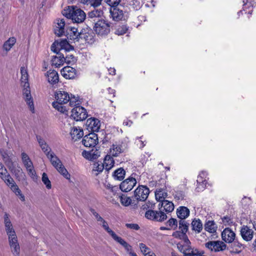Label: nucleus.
<instances>
[{
	"label": "nucleus",
	"mask_w": 256,
	"mask_h": 256,
	"mask_svg": "<svg viewBox=\"0 0 256 256\" xmlns=\"http://www.w3.org/2000/svg\"><path fill=\"white\" fill-rule=\"evenodd\" d=\"M190 244H184L180 246H178L180 252H183L184 256H186L187 254H186L188 253V252H190V251H192L194 250L192 248Z\"/></svg>",
	"instance_id": "obj_46"
},
{
	"label": "nucleus",
	"mask_w": 256,
	"mask_h": 256,
	"mask_svg": "<svg viewBox=\"0 0 256 256\" xmlns=\"http://www.w3.org/2000/svg\"><path fill=\"white\" fill-rule=\"evenodd\" d=\"M125 174L126 172L124 168H119L114 171L113 176L115 179L122 180L124 178Z\"/></svg>",
	"instance_id": "obj_41"
},
{
	"label": "nucleus",
	"mask_w": 256,
	"mask_h": 256,
	"mask_svg": "<svg viewBox=\"0 0 256 256\" xmlns=\"http://www.w3.org/2000/svg\"><path fill=\"white\" fill-rule=\"evenodd\" d=\"M240 234L242 238L246 241H250L254 236V231L246 226H244L240 230Z\"/></svg>",
	"instance_id": "obj_21"
},
{
	"label": "nucleus",
	"mask_w": 256,
	"mask_h": 256,
	"mask_svg": "<svg viewBox=\"0 0 256 256\" xmlns=\"http://www.w3.org/2000/svg\"><path fill=\"white\" fill-rule=\"evenodd\" d=\"M104 168V167L102 163L96 162L94 164L92 172H96L94 174L98 175L100 172H102Z\"/></svg>",
	"instance_id": "obj_47"
},
{
	"label": "nucleus",
	"mask_w": 256,
	"mask_h": 256,
	"mask_svg": "<svg viewBox=\"0 0 256 256\" xmlns=\"http://www.w3.org/2000/svg\"><path fill=\"white\" fill-rule=\"evenodd\" d=\"M4 182L9 188H10L12 186H13L16 183L10 175L8 176L6 178L4 179Z\"/></svg>",
	"instance_id": "obj_53"
},
{
	"label": "nucleus",
	"mask_w": 256,
	"mask_h": 256,
	"mask_svg": "<svg viewBox=\"0 0 256 256\" xmlns=\"http://www.w3.org/2000/svg\"><path fill=\"white\" fill-rule=\"evenodd\" d=\"M70 134L72 139L76 141L83 136L84 132L82 129L79 127H73L71 130Z\"/></svg>",
	"instance_id": "obj_29"
},
{
	"label": "nucleus",
	"mask_w": 256,
	"mask_h": 256,
	"mask_svg": "<svg viewBox=\"0 0 256 256\" xmlns=\"http://www.w3.org/2000/svg\"><path fill=\"white\" fill-rule=\"evenodd\" d=\"M66 36L71 40L78 42L80 40V32H78V28H71L67 30Z\"/></svg>",
	"instance_id": "obj_24"
},
{
	"label": "nucleus",
	"mask_w": 256,
	"mask_h": 256,
	"mask_svg": "<svg viewBox=\"0 0 256 256\" xmlns=\"http://www.w3.org/2000/svg\"><path fill=\"white\" fill-rule=\"evenodd\" d=\"M20 74H21V78L20 81L23 87H28L29 83L28 82V70L26 68L22 66L20 68Z\"/></svg>",
	"instance_id": "obj_27"
},
{
	"label": "nucleus",
	"mask_w": 256,
	"mask_h": 256,
	"mask_svg": "<svg viewBox=\"0 0 256 256\" xmlns=\"http://www.w3.org/2000/svg\"><path fill=\"white\" fill-rule=\"evenodd\" d=\"M69 105L71 106H77L80 104L78 102V98L75 96H70Z\"/></svg>",
	"instance_id": "obj_49"
},
{
	"label": "nucleus",
	"mask_w": 256,
	"mask_h": 256,
	"mask_svg": "<svg viewBox=\"0 0 256 256\" xmlns=\"http://www.w3.org/2000/svg\"><path fill=\"white\" fill-rule=\"evenodd\" d=\"M188 252L186 256H202L204 254L200 252L198 250H194L192 251H190V252Z\"/></svg>",
	"instance_id": "obj_57"
},
{
	"label": "nucleus",
	"mask_w": 256,
	"mask_h": 256,
	"mask_svg": "<svg viewBox=\"0 0 256 256\" xmlns=\"http://www.w3.org/2000/svg\"><path fill=\"white\" fill-rule=\"evenodd\" d=\"M161 207H163L164 210L168 212H172L174 210L173 203L167 200L161 202Z\"/></svg>",
	"instance_id": "obj_40"
},
{
	"label": "nucleus",
	"mask_w": 256,
	"mask_h": 256,
	"mask_svg": "<svg viewBox=\"0 0 256 256\" xmlns=\"http://www.w3.org/2000/svg\"><path fill=\"white\" fill-rule=\"evenodd\" d=\"M6 228V231L7 235H10V234H16V232L13 228L12 224V223H9L6 224H4Z\"/></svg>",
	"instance_id": "obj_51"
},
{
	"label": "nucleus",
	"mask_w": 256,
	"mask_h": 256,
	"mask_svg": "<svg viewBox=\"0 0 256 256\" xmlns=\"http://www.w3.org/2000/svg\"><path fill=\"white\" fill-rule=\"evenodd\" d=\"M145 216L148 219L160 222L167 218L166 214L161 210H148L145 214Z\"/></svg>",
	"instance_id": "obj_6"
},
{
	"label": "nucleus",
	"mask_w": 256,
	"mask_h": 256,
	"mask_svg": "<svg viewBox=\"0 0 256 256\" xmlns=\"http://www.w3.org/2000/svg\"><path fill=\"white\" fill-rule=\"evenodd\" d=\"M21 156L22 163L24 164L26 168H30V167L32 168V166H33V164L28 155L26 153L23 152L22 153Z\"/></svg>",
	"instance_id": "obj_37"
},
{
	"label": "nucleus",
	"mask_w": 256,
	"mask_h": 256,
	"mask_svg": "<svg viewBox=\"0 0 256 256\" xmlns=\"http://www.w3.org/2000/svg\"><path fill=\"white\" fill-rule=\"evenodd\" d=\"M206 248L215 252L222 251L226 248V245L220 241H210L205 244Z\"/></svg>",
	"instance_id": "obj_11"
},
{
	"label": "nucleus",
	"mask_w": 256,
	"mask_h": 256,
	"mask_svg": "<svg viewBox=\"0 0 256 256\" xmlns=\"http://www.w3.org/2000/svg\"><path fill=\"white\" fill-rule=\"evenodd\" d=\"M222 221L225 224H230L232 223V220L229 216H224L222 218Z\"/></svg>",
	"instance_id": "obj_61"
},
{
	"label": "nucleus",
	"mask_w": 256,
	"mask_h": 256,
	"mask_svg": "<svg viewBox=\"0 0 256 256\" xmlns=\"http://www.w3.org/2000/svg\"><path fill=\"white\" fill-rule=\"evenodd\" d=\"M123 152L122 147L120 145L114 144L110 148V153L114 156H118L119 154Z\"/></svg>",
	"instance_id": "obj_42"
},
{
	"label": "nucleus",
	"mask_w": 256,
	"mask_h": 256,
	"mask_svg": "<svg viewBox=\"0 0 256 256\" xmlns=\"http://www.w3.org/2000/svg\"><path fill=\"white\" fill-rule=\"evenodd\" d=\"M62 75L66 79H73L76 76V70L70 66H65L61 70Z\"/></svg>",
	"instance_id": "obj_20"
},
{
	"label": "nucleus",
	"mask_w": 256,
	"mask_h": 256,
	"mask_svg": "<svg viewBox=\"0 0 256 256\" xmlns=\"http://www.w3.org/2000/svg\"><path fill=\"white\" fill-rule=\"evenodd\" d=\"M10 188L14 193L16 192L18 190H20L16 183L13 186H12Z\"/></svg>",
	"instance_id": "obj_64"
},
{
	"label": "nucleus",
	"mask_w": 256,
	"mask_h": 256,
	"mask_svg": "<svg viewBox=\"0 0 256 256\" xmlns=\"http://www.w3.org/2000/svg\"><path fill=\"white\" fill-rule=\"evenodd\" d=\"M94 30L96 34L100 36L108 34L110 32V25L105 20H100L94 24Z\"/></svg>",
	"instance_id": "obj_4"
},
{
	"label": "nucleus",
	"mask_w": 256,
	"mask_h": 256,
	"mask_svg": "<svg viewBox=\"0 0 256 256\" xmlns=\"http://www.w3.org/2000/svg\"><path fill=\"white\" fill-rule=\"evenodd\" d=\"M4 224H6L9 223H12L10 218V216L8 213L4 212Z\"/></svg>",
	"instance_id": "obj_63"
},
{
	"label": "nucleus",
	"mask_w": 256,
	"mask_h": 256,
	"mask_svg": "<svg viewBox=\"0 0 256 256\" xmlns=\"http://www.w3.org/2000/svg\"><path fill=\"white\" fill-rule=\"evenodd\" d=\"M28 172V174L32 178H36V172L34 170V166L30 167V168H26Z\"/></svg>",
	"instance_id": "obj_55"
},
{
	"label": "nucleus",
	"mask_w": 256,
	"mask_h": 256,
	"mask_svg": "<svg viewBox=\"0 0 256 256\" xmlns=\"http://www.w3.org/2000/svg\"><path fill=\"white\" fill-rule=\"evenodd\" d=\"M98 224L102 225V228L108 233L112 237L115 234V232L112 231L108 227L107 222L100 216L99 215L98 218H96Z\"/></svg>",
	"instance_id": "obj_32"
},
{
	"label": "nucleus",
	"mask_w": 256,
	"mask_h": 256,
	"mask_svg": "<svg viewBox=\"0 0 256 256\" xmlns=\"http://www.w3.org/2000/svg\"><path fill=\"white\" fill-rule=\"evenodd\" d=\"M192 226V230L198 233L200 232L202 229V224L199 219L193 220Z\"/></svg>",
	"instance_id": "obj_39"
},
{
	"label": "nucleus",
	"mask_w": 256,
	"mask_h": 256,
	"mask_svg": "<svg viewBox=\"0 0 256 256\" xmlns=\"http://www.w3.org/2000/svg\"><path fill=\"white\" fill-rule=\"evenodd\" d=\"M189 224L184 220H180L179 221V229L182 234H186L188 232Z\"/></svg>",
	"instance_id": "obj_44"
},
{
	"label": "nucleus",
	"mask_w": 256,
	"mask_h": 256,
	"mask_svg": "<svg viewBox=\"0 0 256 256\" xmlns=\"http://www.w3.org/2000/svg\"><path fill=\"white\" fill-rule=\"evenodd\" d=\"M10 174L8 172L6 169L5 170V172H0V178L4 180V179H6L8 177V176Z\"/></svg>",
	"instance_id": "obj_62"
},
{
	"label": "nucleus",
	"mask_w": 256,
	"mask_h": 256,
	"mask_svg": "<svg viewBox=\"0 0 256 256\" xmlns=\"http://www.w3.org/2000/svg\"><path fill=\"white\" fill-rule=\"evenodd\" d=\"M126 226L130 228L135 230H138L140 228L138 225L136 224H127Z\"/></svg>",
	"instance_id": "obj_60"
},
{
	"label": "nucleus",
	"mask_w": 256,
	"mask_h": 256,
	"mask_svg": "<svg viewBox=\"0 0 256 256\" xmlns=\"http://www.w3.org/2000/svg\"><path fill=\"white\" fill-rule=\"evenodd\" d=\"M71 116L76 120L82 121L87 118L88 114L86 109L82 106H78L72 109Z\"/></svg>",
	"instance_id": "obj_9"
},
{
	"label": "nucleus",
	"mask_w": 256,
	"mask_h": 256,
	"mask_svg": "<svg viewBox=\"0 0 256 256\" xmlns=\"http://www.w3.org/2000/svg\"><path fill=\"white\" fill-rule=\"evenodd\" d=\"M80 40H84L89 44H92L94 41V34L90 28H86L80 32Z\"/></svg>",
	"instance_id": "obj_13"
},
{
	"label": "nucleus",
	"mask_w": 256,
	"mask_h": 256,
	"mask_svg": "<svg viewBox=\"0 0 256 256\" xmlns=\"http://www.w3.org/2000/svg\"><path fill=\"white\" fill-rule=\"evenodd\" d=\"M82 144L86 147H94L98 143V137L94 132L90 133L84 136L82 140Z\"/></svg>",
	"instance_id": "obj_10"
},
{
	"label": "nucleus",
	"mask_w": 256,
	"mask_h": 256,
	"mask_svg": "<svg viewBox=\"0 0 256 256\" xmlns=\"http://www.w3.org/2000/svg\"><path fill=\"white\" fill-rule=\"evenodd\" d=\"M42 181L44 182V184L46 185V188L48 189L51 188H52L51 182L49 180V178H48L47 174L45 172H44L42 174Z\"/></svg>",
	"instance_id": "obj_48"
},
{
	"label": "nucleus",
	"mask_w": 256,
	"mask_h": 256,
	"mask_svg": "<svg viewBox=\"0 0 256 256\" xmlns=\"http://www.w3.org/2000/svg\"><path fill=\"white\" fill-rule=\"evenodd\" d=\"M16 42V38L14 37L10 38L6 40L2 48L6 52L10 50L12 47L15 44Z\"/></svg>",
	"instance_id": "obj_35"
},
{
	"label": "nucleus",
	"mask_w": 256,
	"mask_h": 256,
	"mask_svg": "<svg viewBox=\"0 0 256 256\" xmlns=\"http://www.w3.org/2000/svg\"><path fill=\"white\" fill-rule=\"evenodd\" d=\"M46 76L48 82L52 84H56L58 82V75L56 70H50L48 71Z\"/></svg>",
	"instance_id": "obj_33"
},
{
	"label": "nucleus",
	"mask_w": 256,
	"mask_h": 256,
	"mask_svg": "<svg viewBox=\"0 0 256 256\" xmlns=\"http://www.w3.org/2000/svg\"><path fill=\"white\" fill-rule=\"evenodd\" d=\"M114 161L113 158L110 156L108 155L105 157L102 164L104 167V169L106 171H108L114 166Z\"/></svg>",
	"instance_id": "obj_34"
},
{
	"label": "nucleus",
	"mask_w": 256,
	"mask_h": 256,
	"mask_svg": "<svg viewBox=\"0 0 256 256\" xmlns=\"http://www.w3.org/2000/svg\"><path fill=\"white\" fill-rule=\"evenodd\" d=\"M204 229L211 233L215 232L216 230L215 223L213 221H208L204 225Z\"/></svg>",
	"instance_id": "obj_43"
},
{
	"label": "nucleus",
	"mask_w": 256,
	"mask_h": 256,
	"mask_svg": "<svg viewBox=\"0 0 256 256\" xmlns=\"http://www.w3.org/2000/svg\"><path fill=\"white\" fill-rule=\"evenodd\" d=\"M174 197L178 200H183L185 197L184 193L182 191L176 192Z\"/></svg>",
	"instance_id": "obj_58"
},
{
	"label": "nucleus",
	"mask_w": 256,
	"mask_h": 256,
	"mask_svg": "<svg viewBox=\"0 0 256 256\" xmlns=\"http://www.w3.org/2000/svg\"><path fill=\"white\" fill-rule=\"evenodd\" d=\"M56 26L54 28L56 34L60 36L64 34L65 22L64 19L58 20Z\"/></svg>",
	"instance_id": "obj_26"
},
{
	"label": "nucleus",
	"mask_w": 256,
	"mask_h": 256,
	"mask_svg": "<svg viewBox=\"0 0 256 256\" xmlns=\"http://www.w3.org/2000/svg\"><path fill=\"white\" fill-rule=\"evenodd\" d=\"M8 169L12 173L14 174L16 177L18 179V180H24L26 176L23 172L22 169L20 166H18V168H14L13 164L12 165L10 168Z\"/></svg>",
	"instance_id": "obj_30"
},
{
	"label": "nucleus",
	"mask_w": 256,
	"mask_h": 256,
	"mask_svg": "<svg viewBox=\"0 0 256 256\" xmlns=\"http://www.w3.org/2000/svg\"><path fill=\"white\" fill-rule=\"evenodd\" d=\"M8 244L11 252L14 256H19L20 246L16 234L8 235Z\"/></svg>",
	"instance_id": "obj_7"
},
{
	"label": "nucleus",
	"mask_w": 256,
	"mask_h": 256,
	"mask_svg": "<svg viewBox=\"0 0 256 256\" xmlns=\"http://www.w3.org/2000/svg\"><path fill=\"white\" fill-rule=\"evenodd\" d=\"M86 125L89 130L93 132H98L100 128V121L95 118H90L86 120Z\"/></svg>",
	"instance_id": "obj_17"
},
{
	"label": "nucleus",
	"mask_w": 256,
	"mask_h": 256,
	"mask_svg": "<svg viewBox=\"0 0 256 256\" xmlns=\"http://www.w3.org/2000/svg\"><path fill=\"white\" fill-rule=\"evenodd\" d=\"M136 184V180L134 178L130 177L121 182L120 188L122 191L128 192L132 190Z\"/></svg>",
	"instance_id": "obj_14"
},
{
	"label": "nucleus",
	"mask_w": 256,
	"mask_h": 256,
	"mask_svg": "<svg viewBox=\"0 0 256 256\" xmlns=\"http://www.w3.org/2000/svg\"><path fill=\"white\" fill-rule=\"evenodd\" d=\"M150 194L149 188L144 186H140L137 188L134 192V196L136 199L140 201H145Z\"/></svg>",
	"instance_id": "obj_8"
},
{
	"label": "nucleus",
	"mask_w": 256,
	"mask_h": 256,
	"mask_svg": "<svg viewBox=\"0 0 256 256\" xmlns=\"http://www.w3.org/2000/svg\"><path fill=\"white\" fill-rule=\"evenodd\" d=\"M112 238L123 246L126 251L130 254V252H132V247L128 243H127L124 239L121 237L118 236L116 234L112 236Z\"/></svg>",
	"instance_id": "obj_28"
},
{
	"label": "nucleus",
	"mask_w": 256,
	"mask_h": 256,
	"mask_svg": "<svg viewBox=\"0 0 256 256\" xmlns=\"http://www.w3.org/2000/svg\"><path fill=\"white\" fill-rule=\"evenodd\" d=\"M36 139L40 148L47 157L48 154H50L54 152L52 151L51 148L48 146L46 141L40 136H37Z\"/></svg>",
	"instance_id": "obj_23"
},
{
	"label": "nucleus",
	"mask_w": 256,
	"mask_h": 256,
	"mask_svg": "<svg viewBox=\"0 0 256 256\" xmlns=\"http://www.w3.org/2000/svg\"><path fill=\"white\" fill-rule=\"evenodd\" d=\"M0 154L6 165L8 168H10L12 165L14 164L12 160V153L10 151L0 148Z\"/></svg>",
	"instance_id": "obj_16"
},
{
	"label": "nucleus",
	"mask_w": 256,
	"mask_h": 256,
	"mask_svg": "<svg viewBox=\"0 0 256 256\" xmlns=\"http://www.w3.org/2000/svg\"><path fill=\"white\" fill-rule=\"evenodd\" d=\"M156 198L157 200L162 202L168 196V193L166 190L162 188L157 189L155 192Z\"/></svg>",
	"instance_id": "obj_36"
},
{
	"label": "nucleus",
	"mask_w": 256,
	"mask_h": 256,
	"mask_svg": "<svg viewBox=\"0 0 256 256\" xmlns=\"http://www.w3.org/2000/svg\"><path fill=\"white\" fill-rule=\"evenodd\" d=\"M128 30L126 26L122 25V26H119L117 28L115 32V34L118 36L122 35L126 33Z\"/></svg>",
	"instance_id": "obj_50"
},
{
	"label": "nucleus",
	"mask_w": 256,
	"mask_h": 256,
	"mask_svg": "<svg viewBox=\"0 0 256 256\" xmlns=\"http://www.w3.org/2000/svg\"><path fill=\"white\" fill-rule=\"evenodd\" d=\"M102 0H87V1H89L90 4L94 7H98L100 6L101 4Z\"/></svg>",
	"instance_id": "obj_59"
},
{
	"label": "nucleus",
	"mask_w": 256,
	"mask_h": 256,
	"mask_svg": "<svg viewBox=\"0 0 256 256\" xmlns=\"http://www.w3.org/2000/svg\"><path fill=\"white\" fill-rule=\"evenodd\" d=\"M50 160L52 164L61 174L66 178L70 179V174L65 168L61 160L56 156L54 152L48 154L47 157Z\"/></svg>",
	"instance_id": "obj_3"
},
{
	"label": "nucleus",
	"mask_w": 256,
	"mask_h": 256,
	"mask_svg": "<svg viewBox=\"0 0 256 256\" xmlns=\"http://www.w3.org/2000/svg\"><path fill=\"white\" fill-rule=\"evenodd\" d=\"M112 19L116 21L122 20L124 16L123 11L116 6L112 8L110 10Z\"/></svg>",
	"instance_id": "obj_25"
},
{
	"label": "nucleus",
	"mask_w": 256,
	"mask_h": 256,
	"mask_svg": "<svg viewBox=\"0 0 256 256\" xmlns=\"http://www.w3.org/2000/svg\"><path fill=\"white\" fill-rule=\"evenodd\" d=\"M205 176V173L204 172H202L201 174H200L198 178V180H196L198 184V186L196 188V190L198 192H199L201 189L200 188V186H202V188H204V186L205 185L206 183V180H204L202 179V177Z\"/></svg>",
	"instance_id": "obj_45"
},
{
	"label": "nucleus",
	"mask_w": 256,
	"mask_h": 256,
	"mask_svg": "<svg viewBox=\"0 0 256 256\" xmlns=\"http://www.w3.org/2000/svg\"><path fill=\"white\" fill-rule=\"evenodd\" d=\"M104 2L112 8L116 6L120 2V0H104Z\"/></svg>",
	"instance_id": "obj_56"
},
{
	"label": "nucleus",
	"mask_w": 256,
	"mask_h": 256,
	"mask_svg": "<svg viewBox=\"0 0 256 256\" xmlns=\"http://www.w3.org/2000/svg\"><path fill=\"white\" fill-rule=\"evenodd\" d=\"M58 56H54L52 60V66L56 68H58L62 66L64 62L70 64L71 60H68V57H64L63 54L58 52Z\"/></svg>",
	"instance_id": "obj_15"
},
{
	"label": "nucleus",
	"mask_w": 256,
	"mask_h": 256,
	"mask_svg": "<svg viewBox=\"0 0 256 256\" xmlns=\"http://www.w3.org/2000/svg\"><path fill=\"white\" fill-rule=\"evenodd\" d=\"M82 156L87 160H93L100 156V152L98 150H92L90 151L84 150L82 152Z\"/></svg>",
	"instance_id": "obj_22"
},
{
	"label": "nucleus",
	"mask_w": 256,
	"mask_h": 256,
	"mask_svg": "<svg viewBox=\"0 0 256 256\" xmlns=\"http://www.w3.org/2000/svg\"><path fill=\"white\" fill-rule=\"evenodd\" d=\"M104 12L100 8L94 9L89 12L88 14V18L91 20L94 23H96V21L103 20Z\"/></svg>",
	"instance_id": "obj_18"
},
{
	"label": "nucleus",
	"mask_w": 256,
	"mask_h": 256,
	"mask_svg": "<svg viewBox=\"0 0 256 256\" xmlns=\"http://www.w3.org/2000/svg\"><path fill=\"white\" fill-rule=\"evenodd\" d=\"M167 223L169 226L174 230H176L178 226V221L176 218H171L168 222Z\"/></svg>",
	"instance_id": "obj_52"
},
{
	"label": "nucleus",
	"mask_w": 256,
	"mask_h": 256,
	"mask_svg": "<svg viewBox=\"0 0 256 256\" xmlns=\"http://www.w3.org/2000/svg\"><path fill=\"white\" fill-rule=\"evenodd\" d=\"M24 88L22 90V98L29 106L30 110L32 112H34V106L30 86Z\"/></svg>",
	"instance_id": "obj_12"
},
{
	"label": "nucleus",
	"mask_w": 256,
	"mask_h": 256,
	"mask_svg": "<svg viewBox=\"0 0 256 256\" xmlns=\"http://www.w3.org/2000/svg\"><path fill=\"white\" fill-rule=\"evenodd\" d=\"M62 14L75 23L83 22L86 17V14L82 10L74 6H68L62 11Z\"/></svg>",
	"instance_id": "obj_1"
},
{
	"label": "nucleus",
	"mask_w": 256,
	"mask_h": 256,
	"mask_svg": "<svg viewBox=\"0 0 256 256\" xmlns=\"http://www.w3.org/2000/svg\"><path fill=\"white\" fill-rule=\"evenodd\" d=\"M140 248L141 252L143 253L144 256H146V254L148 253L149 252H152L150 250V249L143 243L140 244Z\"/></svg>",
	"instance_id": "obj_54"
},
{
	"label": "nucleus",
	"mask_w": 256,
	"mask_h": 256,
	"mask_svg": "<svg viewBox=\"0 0 256 256\" xmlns=\"http://www.w3.org/2000/svg\"><path fill=\"white\" fill-rule=\"evenodd\" d=\"M74 48L70 45L66 39L62 40L60 42L55 41L51 46V50L54 52L58 54L61 50L70 51L73 50Z\"/></svg>",
	"instance_id": "obj_5"
},
{
	"label": "nucleus",
	"mask_w": 256,
	"mask_h": 256,
	"mask_svg": "<svg viewBox=\"0 0 256 256\" xmlns=\"http://www.w3.org/2000/svg\"><path fill=\"white\" fill-rule=\"evenodd\" d=\"M120 198L121 204L124 206H127L132 204H134V206H136L130 197L127 196L125 194H122L120 196ZM136 207H137V206H136Z\"/></svg>",
	"instance_id": "obj_38"
},
{
	"label": "nucleus",
	"mask_w": 256,
	"mask_h": 256,
	"mask_svg": "<svg viewBox=\"0 0 256 256\" xmlns=\"http://www.w3.org/2000/svg\"><path fill=\"white\" fill-rule=\"evenodd\" d=\"M235 237V233L230 228H226L222 232V239L226 242L230 243L232 242Z\"/></svg>",
	"instance_id": "obj_19"
},
{
	"label": "nucleus",
	"mask_w": 256,
	"mask_h": 256,
	"mask_svg": "<svg viewBox=\"0 0 256 256\" xmlns=\"http://www.w3.org/2000/svg\"><path fill=\"white\" fill-rule=\"evenodd\" d=\"M55 98L56 102H52L53 107L62 113L68 112L66 106L63 104H66L70 100L68 94L64 91L59 90L56 92Z\"/></svg>",
	"instance_id": "obj_2"
},
{
	"label": "nucleus",
	"mask_w": 256,
	"mask_h": 256,
	"mask_svg": "<svg viewBox=\"0 0 256 256\" xmlns=\"http://www.w3.org/2000/svg\"><path fill=\"white\" fill-rule=\"evenodd\" d=\"M176 214L180 220H185L190 215V210L186 206H180L177 209Z\"/></svg>",
	"instance_id": "obj_31"
}]
</instances>
